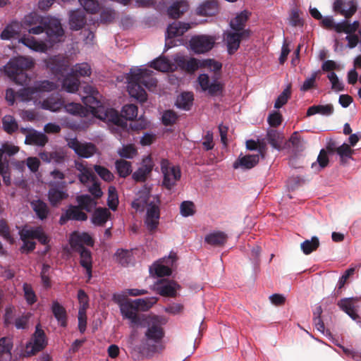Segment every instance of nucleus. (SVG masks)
Returning a JSON list of instances; mask_svg holds the SVG:
<instances>
[{
    "mask_svg": "<svg viewBox=\"0 0 361 361\" xmlns=\"http://www.w3.org/2000/svg\"><path fill=\"white\" fill-rule=\"evenodd\" d=\"M21 25L32 35H39L46 32L49 41L53 43L60 42L64 35L59 19L43 17L35 12L25 16Z\"/></svg>",
    "mask_w": 361,
    "mask_h": 361,
    "instance_id": "1",
    "label": "nucleus"
},
{
    "mask_svg": "<svg viewBox=\"0 0 361 361\" xmlns=\"http://www.w3.org/2000/svg\"><path fill=\"white\" fill-rule=\"evenodd\" d=\"M152 71L147 69H131L127 77L129 94L140 103L146 102L147 99V94L143 87L149 90L157 87V80L152 77Z\"/></svg>",
    "mask_w": 361,
    "mask_h": 361,
    "instance_id": "2",
    "label": "nucleus"
},
{
    "mask_svg": "<svg viewBox=\"0 0 361 361\" xmlns=\"http://www.w3.org/2000/svg\"><path fill=\"white\" fill-rule=\"evenodd\" d=\"M35 65L34 61L25 56H17L11 58L4 66L6 75L16 83L25 85L30 78L26 71L31 69Z\"/></svg>",
    "mask_w": 361,
    "mask_h": 361,
    "instance_id": "3",
    "label": "nucleus"
},
{
    "mask_svg": "<svg viewBox=\"0 0 361 361\" xmlns=\"http://www.w3.org/2000/svg\"><path fill=\"white\" fill-rule=\"evenodd\" d=\"M164 331L161 326L159 317L153 316L148 322V328L145 332V345L151 353H158L164 348L162 339Z\"/></svg>",
    "mask_w": 361,
    "mask_h": 361,
    "instance_id": "4",
    "label": "nucleus"
},
{
    "mask_svg": "<svg viewBox=\"0 0 361 361\" xmlns=\"http://www.w3.org/2000/svg\"><path fill=\"white\" fill-rule=\"evenodd\" d=\"M161 171L163 174L162 186L171 190L181 177L179 166H171L169 161L164 159L161 161Z\"/></svg>",
    "mask_w": 361,
    "mask_h": 361,
    "instance_id": "5",
    "label": "nucleus"
},
{
    "mask_svg": "<svg viewBox=\"0 0 361 361\" xmlns=\"http://www.w3.org/2000/svg\"><path fill=\"white\" fill-rule=\"evenodd\" d=\"M47 345L45 333L41 329L40 325L37 324L32 336V341L26 344L25 353L28 356L34 355L42 350Z\"/></svg>",
    "mask_w": 361,
    "mask_h": 361,
    "instance_id": "6",
    "label": "nucleus"
},
{
    "mask_svg": "<svg viewBox=\"0 0 361 361\" xmlns=\"http://www.w3.org/2000/svg\"><path fill=\"white\" fill-rule=\"evenodd\" d=\"M250 36V30H243L242 32H227L224 35V40L226 43L228 53L233 54L239 48L240 42L248 39Z\"/></svg>",
    "mask_w": 361,
    "mask_h": 361,
    "instance_id": "7",
    "label": "nucleus"
},
{
    "mask_svg": "<svg viewBox=\"0 0 361 361\" xmlns=\"http://www.w3.org/2000/svg\"><path fill=\"white\" fill-rule=\"evenodd\" d=\"M68 146L72 149L76 154L82 158H90L97 151L96 146L91 142H80L77 138H71L68 140Z\"/></svg>",
    "mask_w": 361,
    "mask_h": 361,
    "instance_id": "8",
    "label": "nucleus"
},
{
    "mask_svg": "<svg viewBox=\"0 0 361 361\" xmlns=\"http://www.w3.org/2000/svg\"><path fill=\"white\" fill-rule=\"evenodd\" d=\"M214 44L215 38L208 35L195 36L190 41L191 49L197 54H204L210 51Z\"/></svg>",
    "mask_w": 361,
    "mask_h": 361,
    "instance_id": "9",
    "label": "nucleus"
},
{
    "mask_svg": "<svg viewBox=\"0 0 361 361\" xmlns=\"http://www.w3.org/2000/svg\"><path fill=\"white\" fill-rule=\"evenodd\" d=\"M361 301V296L344 298L341 299L337 305L338 307L346 313L353 320L360 322V316L357 313L359 306L357 305Z\"/></svg>",
    "mask_w": 361,
    "mask_h": 361,
    "instance_id": "10",
    "label": "nucleus"
},
{
    "mask_svg": "<svg viewBox=\"0 0 361 361\" xmlns=\"http://www.w3.org/2000/svg\"><path fill=\"white\" fill-rule=\"evenodd\" d=\"M95 116L102 121L118 126L125 127L127 125V122L125 121L118 111L112 108H107L104 105V107L100 108L99 113Z\"/></svg>",
    "mask_w": 361,
    "mask_h": 361,
    "instance_id": "11",
    "label": "nucleus"
},
{
    "mask_svg": "<svg viewBox=\"0 0 361 361\" xmlns=\"http://www.w3.org/2000/svg\"><path fill=\"white\" fill-rule=\"evenodd\" d=\"M88 219L87 214L78 205L70 204L59 219L61 225L66 224L68 221H85Z\"/></svg>",
    "mask_w": 361,
    "mask_h": 361,
    "instance_id": "12",
    "label": "nucleus"
},
{
    "mask_svg": "<svg viewBox=\"0 0 361 361\" xmlns=\"http://www.w3.org/2000/svg\"><path fill=\"white\" fill-rule=\"evenodd\" d=\"M46 66L55 75H63L68 71L69 64L66 59L62 56H54L45 61Z\"/></svg>",
    "mask_w": 361,
    "mask_h": 361,
    "instance_id": "13",
    "label": "nucleus"
},
{
    "mask_svg": "<svg viewBox=\"0 0 361 361\" xmlns=\"http://www.w3.org/2000/svg\"><path fill=\"white\" fill-rule=\"evenodd\" d=\"M73 249L80 255V264L85 269L88 278L92 277V257L90 250L80 243H75L72 245Z\"/></svg>",
    "mask_w": 361,
    "mask_h": 361,
    "instance_id": "14",
    "label": "nucleus"
},
{
    "mask_svg": "<svg viewBox=\"0 0 361 361\" xmlns=\"http://www.w3.org/2000/svg\"><path fill=\"white\" fill-rule=\"evenodd\" d=\"M120 310L123 318L128 319L131 324L139 325L141 323L140 316L137 314L138 311L134 301H126L120 303Z\"/></svg>",
    "mask_w": 361,
    "mask_h": 361,
    "instance_id": "15",
    "label": "nucleus"
},
{
    "mask_svg": "<svg viewBox=\"0 0 361 361\" xmlns=\"http://www.w3.org/2000/svg\"><path fill=\"white\" fill-rule=\"evenodd\" d=\"M160 218L159 207L152 202L149 203L146 214L145 224L150 232H154L158 227Z\"/></svg>",
    "mask_w": 361,
    "mask_h": 361,
    "instance_id": "16",
    "label": "nucleus"
},
{
    "mask_svg": "<svg viewBox=\"0 0 361 361\" xmlns=\"http://www.w3.org/2000/svg\"><path fill=\"white\" fill-rule=\"evenodd\" d=\"M176 259V254L171 252L167 259H163V262L166 263V264L155 263L153 265V269H150V271L152 273L154 271V274L158 277L170 276L171 274L170 266H173Z\"/></svg>",
    "mask_w": 361,
    "mask_h": 361,
    "instance_id": "17",
    "label": "nucleus"
},
{
    "mask_svg": "<svg viewBox=\"0 0 361 361\" xmlns=\"http://www.w3.org/2000/svg\"><path fill=\"white\" fill-rule=\"evenodd\" d=\"M176 65L183 71L188 73H194L199 68H201L202 60L185 56H177L174 59Z\"/></svg>",
    "mask_w": 361,
    "mask_h": 361,
    "instance_id": "18",
    "label": "nucleus"
},
{
    "mask_svg": "<svg viewBox=\"0 0 361 361\" xmlns=\"http://www.w3.org/2000/svg\"><path fill=\"white\" fill-rule=\"evenodd\" d=\"M336 13L343 16L345 18H350L357 11V5L352 1L335 0L333 6Z\"/></svg>",
    "mask_w": 361,
    "mask_h": 361,
    "instance_id": "19",
    "label": "nucleus"
},
{
    "mask_svg": "<svg viewBox=\"0 0 361 361\" xmlns=\"http://www.w3.org/2000/svg\"><path fill=\"white\" fill-rule=\"evenodd\" d=\"M336 13L343 16L345 18H350L357 11V5L352 1L335 0L333 6Z\"/></svg>",
    "mask_w": 361,
    "mask_h": 361,
    "instance_id": "20",
    "label": "nucleus"
},
{
    "mask_svg": "<svg viewBox=\"0 0 361 361\" xmlns=\"http://www.w3.org/2000/svg\"><path fill=\"white\" fill-rule=\"evenodd\" d=\"M154 164L150 156L142 160V166L133 173V178L136 182H145L153 169Z\"/></svg>",
    "mask_w": 361,
    "mask_h": 361,
    "instance_id": "21",
    "label": "nucleus"
},
{
    "mask_svg": "<svg viewBox=\"0 0 361 361\" xmlns=\"http://www.w3.org/2000/svg\"><path fill=\"white\" fill-rule=\"evenodd\" d=\"M259 161V154H247L243 156L242 154L233 163V168H240L244 170L251 169L255 167Z\"/></svg>",
    "mask_w": 361,
    "mask_h": 361,
    "instance_id": "22",
    "label": "nucleus"
},
{
    "mask_svg": "<svg viewBox=\"0 0 361 361\" xmlns=\"http://www.w3.org/2000/svg\"><path fill=\"white\" fill-rule=\"evenodd\" d=\"M219 11L218 2L216 0H207L197 8V14L201 16H212Z\"/></svg>",
    "mask_w": 361,
    "mask_h": 361,
    "instance_id": "23",
    "label": "nucleus"
},
{
    "mask_svg": "<svg viewBox=\"0 0 361 361\" xmlns=\"http://www.w3.org/2000/svg\"><path fill=\"white\" fill-rule=\"evenodd\" d=\"M190 28V25L188 23L180 21L174 22L168 26L166 35L168 38H174L183 35Z\"/></svg>",
    "mask_w": 361,
    "mask_h": 361,
    "instance_id": "24",
    "label": "nucleus"
},
{
    "mask_svg": "<svg viewBox=\"0 0 361 361\" xmlns=\"http://www.w3.org/2000/svg\"><path fill=\"white\" fill-rule=\"evenodd\" d=\"M188 9V4L186 1H180L173 2L167 10V13L171 18H179Z\"/></svg>",
    "mask_w": 361,
    "mask_h": 361,
    "instance_id": "25",
    "label": "nucleus"
},
{
    "mask_svg": "<svg viewBox=\"0 0 361 361\" xmlns=\"http://www.w3.org/2000/svg\"><path fill=\"white\" fill-rule=\"evenodd\" d=\"M228 235L223 231H216L207 235L204 241L210 245L221 247L225 245Z\"/></svg>",
    "mask_w": 361,
    "mask_h": 361,
    "instance_id": "26",
    "label": "nucleus"
},
{
    "mask_svg": "<svg viewBox=\"0 0 361 361\" xmlns=\"http://www.w3.org/2000/svg\"><path fill=\"white\" fill-rule=\"evenodd\" d=\"M99 94L97 92L94 94H92L83 98L84 104L91 109L94 116L99 113L100 108L104 107V105L99 99Z\"/></svg>",
    "mask_w": 361,
    "mask_h": 361,
    "instance_id": "27",
    "label": "nucleus"
},
{
    "mask_svg": "<svg viewBox=\"0 0 361 361\" xmlns=\"http://www.w3.org/2000/svg\"><path fill=\"white\" fill-rule=\"evenodd\" d=\"M31 207L35 212L37 219L43 221L47 219L50 214V209L47 203L41 200H33Z\"/></svg>",
    "mask_w": 361,
    "mask_h": 361,
    "instance_id": "28",
    "label": "nucleus"
},
{
    "mask_svg": "<svg viewBox=\"0 0 361 361\" xmlns=\"http://www.w3.org/2000/svg\"><path fill=\"white\" fill-rule=\"evenodd\" d=\"M78 206L84 212H91L96 207L97 200L90 195H78L75 198Z\"/></svg>",
    "mask_w": 361,
    "mask_h": 361,
    "instance_id": "29",
    "label": "nucleus"
},
{
    "mask_svg": "<svg viewBox=\"0 0 361 361\" xmlns=\"http://www.w3.org/2000/svg\"><path fill=\"white\" fill-rule=\"evenodd\" d=\"M75 168L78 171L80 172L78 175V179L83 185H87L90 180L96 178L97 176L94 173L91 169L87 167L83 163L76 162Z\"/></svg>",
    "mask_w": 361,
    "mask_h": 361,
    "instance_id": "30",
    "label": "nucleus"
},
{
    "mask_svg": "<svg viewBox=\"0 0 361 361\" xmlns=\"http://www.w3.org/2000/svg\"><path fill=\"white\" fill-rule=\"evenodd\" d=\"M51 311L60 325L63 327L67 326V312L66 309L56 300L53 301Z\"/></svg>",
    "mask_w": 361,
    "mask_h": 361,
    "instance_id": "31",
    "label": "nucleus"
},
{
    "mask_svg": "<svg viewBox=\"0 0 361 361\" xmlns=\"http://www.w3.org/2000/svg\"><path fill=\"white\" fill-rule=\"evenodd\" d=\"M13 342L11 338L3 337L0 338V361H10Z\"/></svg>",
    "mask_w": 361,
    "mask_h": 361,
    "instance_id": "32",
    "label": "nucleus"
},
{
    "mask_svg": "<svg viewBox=\"0 0 361 361\" xmlns=\"http://www.w3.org/2000/svg\"><path fill=\"white\" fill-rule=\"evenodd\" d=\"M178 287L174 281H169L165 284H157L154 288L162 296L173 298L176 296V290Z\"/></svg>",
    "mask_w": 361,
    "mask_h": 361,
    "instance_id": "33",
    "label": "nucleus"
},
{
    "mask_svg": "<svg viewBox=\"0 0 361 361\" xmlns=\"http://www.w3.org/2000/svg\"><path fill=\"white\" fill-rule=\"evenodd\" d=\"M86 22L85 16L82 11H75L70 15L69 25L73 30H79L83 27Z\"/></svg>",
    "mask_w": 361,
    "mask_h": 361,
    "instance_id": "34",
    "label": "nucleus"
},
{
    "mask_svg": "<svg viewBox=\"0 0 361 361\" xmlns=\"http://www.w3.org/2000/svg\"><path fill=\"white\" fill-rule=\"evenodd\" d=\"M39 156L43 161L47 163L53 161L56 164H61L66 158V154L63 151L42 152L39 153Z\"/></svg>",
    "mask_w": 361,
    "mask_h": 361,
    "instance_id": "35",
    "label": "nucleus"
},
{
    "mask_svg": "<svg viewBox=\"0 0 361 361\" xmlns=\"http://www.w3.org/2000/svg\"><path fill=\"white\" fill-rule=\"evenodd\" d=\"M19 42L36 51L44 52L47 50V45L44 42H37L32 36H23L19 39Z\"/></svg>",
    "mask_w": 361,
    "mask_h": 361,
    "instance_id": "36",
    "label": "nucleus"
},
{
    "mask_svg": "<svg viewBox=\"0 0 361 361\" xmlns=\"http://www.w3.org/2000/svg\"><path fill=\"white\" fill-rule=\"evenodd\" d=\"M111 213L106 208H97L92 217V222L95 226H103L107 221Z\"/></svg>",
    "mask_w": 361,
    "mask_h": 361,
    "instance_id": "37",
    "label": "nucleus"
},
{
    "mask_svg": "<svg viewBox=\"0 0 361 361\" xmlns=\"http://www.w3.org/2000/svg\"><path fill=\"white\" fill-rule=\"evenodd\" d=\"M68 197V195L66 192L57 188H51L48 192V200L54 207L57 206L62 200L67 199Z\"/></svg>",
    "mask_w": 361,
    "mask_h": 361,
    "instance_id": "38",
    "label": "nucleus"
},
{
    "mask_svg": "<svg viewBox=\"0 0 361 361\" xmlns=\"http://www.w3.org/2000/svg\"><path fill=\"white\" fill-rule=\"evenodd\" d=\"M48 142L47 136L42 133H39L36 130H33L32 133H29L26 135L25 143L30 145H35L37 146H44Z\"/></svg>",
    "mask_w": 361,
    "mask_h": 361,
    "instance_id": "39",
    "label": "nucleus"
},
{
    "mask_svg": "<svg viewBox=\"0 0 361 361\" xmlns=\"http://www.w3.org/2000/svg\"><path fill=\"white\" fill-rule=\"evenodd\" d=\"M80 80L72 73L66 75L62 82L63 88L68 92L74 93L78 90Z\"/></svg>",
    "mask_w": 361,
    "mask_h": 361,
    "instance_id": "40",
    "label": "nucleus"
},
{
    "mask_svg": "<svg viewBox=\"0 0 361 361\" xmlns=\"http://www.w3.org/2000/svg\"><path fill=\"white\" fill-rule=\"evenodd\" d=\"M334 106L331 104L326 105H313L308 108L307 111V116H310L317 114L323 116H330L334 113Z\"/></svg>",
    "mask_w": 361,
    "mask_h": 361,
    "instance_id": "41",
    "label": "nucleus"
},
{
    "mask_svg": "<svg viewBox=\"0 0 361 361\" xmlns=\"http://www.w3.org/2000/svg\"><path fill=\"white\" fill-rule=\"evenodd\" d=\"M20 26L18 23L13 22L8 25L1 34L2 39H11L18 38L20 36Z\"/></svg>",
    "mask_w": 361,
    "mask_h": 361,
    "instance_id": "42",
    "label": "nucleus"
},
{
    "mask_svg": "<svg viewBox=\"0 0 361 361\" xmlns=\"http://www.w3.org/2000/svg\"><path fill=\"white\" fill-rule=\"evenodd\" d=\"M63 105L61 99L54 97H49L42 103V109L54 112L60 111Z\"/></svg>",
    "mask_w": 361,
    "mask_h": 361,
    "instance_id": "43",
    "label": "nucleus"
},
{
    "mask_svg": "<svg viewBox=\"0 0 361 361\" xmlns=\"http://www.w3.org/2000/svg\"><path fill=\"white\" fill-rule=\"evenodd\" d=\"M115 257L116 261L123 267L128 266L133 259L132 250L118 249Z\"/></svg>",
    "mask_w": 361,
    "mask_h": 361,
    "instance_id": "44",
    "label": "nucleus"
},
{
    "mask_svg": "<svg viewBox=\"0 0 361 361\" xmlns=\"http://www.w3.org/2000/svg\"><path fill=\"white\" fill-rule=\"evenodd\" d=\"M248 19V15L246 11L241 12L238 14L234 19L231 21V28L236 32H242L243 30H245L244 27L245 25V23Z\"/></svg>",
    "mask_w": 361,
    "mask_h": 361,
    "instance_id": "45",
    "label": "nucleus"
},
{
    "mask_svg": "<svg viewBox=\"0 0 361 361\" xmlns=\"http://www.w3.org/2000/svg\"><path fill=\"white\" fill-rule=\"evenodd\" d=\"M267 140L273 148L276 149H281L283 137L276 130H269L267 133Z\"/></svg>",
    "mask_w": 361,
    "mask_h": 361,
    "instance_id": "46",
    "label": "nucleus"
},
{
    "mask_svg": "<svg viewBox=\"0 0 361 361\" xmlns=\"http://www.w3.org/2000/svg\"><path fill=\"white\" fill-rule=\"evenodd\" d=\"M193 94L192 92H183L177 99L176 106L179 109L189 110L192 104Z\"/></svg>",
    "mask_w": 361,
    "mask_h": 361,
    "instance_id": "47",
    "label": "nucleus"
},
{
    "mask_svg": "<svg viewBox=\"0 0 361 361\" xmlns=\"http://www.w3.org/2000/svg\"><path fill=\"white\" fill-rule=\"evenodd\" d=\"M319 246V240L317 236L312 237L311 240H305L300 244V248L305 255H310L315 251Z\"/></svg>",
    "mask_w": 361,
    "mask_h": 361,
    "instance_id": "48",
    "label": "nucleus"
},
{
    "mask_svg": "<svg viewBox=\"0 0 361 361\" xmlns=\"http://www.w3.org/2000/svg\"><path fill=\"white\" fill-rule=\"evenodd\" d=\"M157 300L158 298L156 297H149L136 299L133 301L137 310L145 312L149 310L155 303H157Z\"/></svg>",
    "mask_w": 361,
    "mask_h": 361,
    "instance_id": "49",
    "label": "nucleus"
},
{
    "mask_svg": "<svg viewBox=\"0 0 361 361\" xmlns=\"http://www.w3.org/2000/svg\"><path fill=\"white\" fill-rule=\"evenodd\" d=\"M17 95L22 101L29 102L35 99L37 95V90L35 87H27L20 89Z\"/></svg>",
    "mask_w": 361,
    "mask_h": 361,
    "instance_id": "50",
    "label": "nucleus"
},
{
    "mask_svg": "<svg viewBox=\"0 0 361 361\" xmlns=\"http://www.w3.org/2000/svg\"><path fill=\"white\" fill-rule=\"evenodd\" d=\"M115 166L118 175L122 178H126L132 172V166L130 161L124 159H119L115 162Z\"/></svg>",
    "mask_w": 361,
    "mask_h": 361,
    "instance_id": "51",
    "label": "nucleus"
},
{
    "mask_svg": "<svg viewBox=\"0 0 361 361\" xmlns=\"http://www.w3.org/2000/svg\"><path fill=\"white\" fill-rule=\"evenodd\" d=\"M121 116L126 122L127 120L133 121L137 116V106L133 104L124 105Z\"/></svg>",
    "mask_w": 361,
    "mask_h": 361,
    "instance_id": "52",
    "label": "nucleus"
},
{
    "mask_svg": "<svg viewBox=\"0 0 361 361\" xmlns=\"http://www.w3.org/2000/svg\"><path fill=\"white\" fill-rule=\"evenodd\" d=\"M150 66L155 70L167 72L171 69L169 61L164 57H159L151 62Z\"/></svg>",
    "mask_w": 361,
    "mask_h": 361,
    "instance_id": "53",
    "label": "nucleus"
},
{
    "mask_svg": "<svg viewBox=\"0 0 361 361\" xmlns=\"http://www.w3.org/2000/svg\"><path fill=\"white\" fill-rule=\"evenodd\" d=\"M90 182H92V185L88 186L87 190L92 196V197L97 200L103 195L100 182L97 176L95 179L93 178L90 180Z\"/></svg>",
    "mask_w": 361,
    "mask_h": 361,
    "instance_id": "54",
    "label": "nucleus"
},
{
    "mask_svg": "<svg viewBox=\"0 0 361 361\" xmlns=\"http://www.w3.org/2000/svg\"><path fill=\"white\" fill-rule=\"evenodd\" d=\"M71 73L75 75L78 78V76H90L91 74V68L87 63H78L72 68Z\"/></svg>",
    "mask_w": 361,
    "mask_h": 361,
    "instance_id": "55",
    "label": "nucleus"
},
{
    "mask_svg": "<svg viewBox=\"0 0 361 361\" xmlns=\"http://www.w3.org/2000/svg\"><path fill=\"white\" fill-rule=\"evenodd\" d=\"M2 123L4 130L9 134L13 133L18 130V123L15 118L11 116H5L3 118Z\"/></svg>",
    "mask_w": 361,
    "mask_h": 361,
    "instance_id": "56",
    "label": "nucleus"
},
{
    "mask_svg": "<svg viewBox=\"0 0 361 361\" xmlns=\"http://www.w3.org/2000/svg\"><path fill=\"white\" fill-rule=\"evenodd\" d=\"M107 204L113 211H115L117 209L118 204V195L116 188L114 186H110L109 188Z\"/></svg>",
    "mask_w": 361,
    "mask_h": 361,
    "instance_id": "57",
    "label": "nucleus"
},
{
    "mask_svg": "<svg viewBox=\"0 0 361 361\" xmlns=\"http://www.w3.org/2000/svg\"><path fill=\"white\" fill-rule=\"evenodd\" d=\"M290 85H289L277 97L274 104V108L280 109L283 105H285L287 103L288 99L290 97Z\"/></svg>",
    "mask_w": 361,
    "mask_h": 361,
    "instance_id": "58",
    "label": "nucleus"
},
{
    "mask_svg": "<svg viewBox=\"0 0 361 361\" xmlns=\"http://www.w3.org/2000/svg\"><path fill=\"white\" fill-rule=\"evenodd\" d=\"M63 106L66 111L72 115L80 116L85 115V109L80 104L72 102L63 105Z\"/></svg>",
    "mask_w": 361,
    "mask_h": 361,
    "instance_id": "59",
    "label": "nucleus"
},
{
    "mask_svg": "<svg viewBox=\"0 0 361 361\" xmlns=\"http://www.w3.org/2000/svg\"><path fill=\"white\" fill-rule=\"evenodd\" d=\"M83 8L90 13H96L99 10V4L97 0H78Z\"/></svg>",
    "mask_w": 361,
    "mask_h": 361,
    "instance_id": "60",
    "label": "nucleus"
},
{
    "mask_svg": "<svg viewBox=\"0 0 361 361\" xmlns=\"http://www.w3.org/2000/svg\"><path fill=\"white\" fill-rule=\"evenodd\" d=\"M94 170L99 176V177L106 182H111L114 178L113 173L104 166L100 165H94Z\"/></svg>",
    "mask_w": 361,
    "mask_h": 361,
    "instance_id": "61",
    "label": "nucleus"
},
{
    "mask_svg": "<svg viewBox=\"0 0 361 361\" xmlns=\"http://www.w3.org/2000/svg\"><path fill=\"white\" fill-rule=\"evenodd\" d=\"M201 68H207L212 71H214L215 73L220 72L222 64L221 62L217 61L212 59H207L202 60L201 61Z\"/></svg>",
    "mask_w": 361,
    "mask_h": 361,
    "instance_id": "62",
    "label": "nucleus"
},
{
    "mask_svg": "<svg viewBox=\"0 0 361 361\" xmlns=\"http://www.w3.org/2000/svg\"><path fill=\"white\" fill-rule=\"evenodd\" d=\"M178 119V116L173 110H166L164 112L161 118L162 123L166 126L173 125Z\"/></svg>",
    "mask_w": 361,
    "mask_h": 361,
    "instance_id": "63",
    "label": "nucleus"
},
{
    "mask_svg": "<svg viewBox=\"0 0 361 361\" xmlns=\"http://www.w3.org/2000/svg\"><path fill=\"white\" fill-rule=\"evenodd\" d=\"M180 214L183 216H192L195 214V204L191 201H184L181 203L180 207Z\"/></svg>",
    "mask_w": 361,
    "mask_h": 361,
    "instance_id": "64",
    "label": "nucleus"
}]
</instances>
